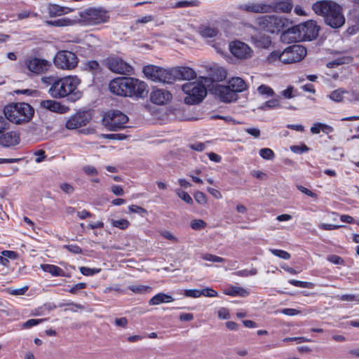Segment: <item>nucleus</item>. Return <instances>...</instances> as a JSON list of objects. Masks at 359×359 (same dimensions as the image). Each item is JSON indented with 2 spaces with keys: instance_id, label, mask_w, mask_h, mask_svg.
<instances>
[{
  "instance_id": "6ab92c4d",
  "label": "nucleus",
  "mask_w": 359,
  "mask_h": 359,
  "mask_svg": "<svg viewBox=\"0 0 359 359\" xmlns=\"http://www.w3.org/2000/svg\"><path fill=\"white\" fill-rule=\"evenodd\" d=\"M0 145L4 147H12L20 142V133L17 131H8L0 134Z\"/></svg>"
},
{
  "instance_id": "bb28decb",
  "label": "nucleus",
  "mask_w": 359,
  "mask_h": 359,
  "mask_svg": "<svg viewBox=\"0 0 359 359\" xmlns=\"http://www.w3.org/2000/svg\"><path fill=\"white\" fill-rule=\"evenodd\" d=\"M76 23V19H70L69 18H62L55 20L46 21V24L47 25L57 27L73 26Z\"/></svg>"
},
{
  "instance_id": "774afa93",
  "label": "nucleus",
  "mask_w": 359,
  "mask_h": 359,
  "mask_svg": "<svg viewBox=\"0 0 359 359\" xmlns=\"http://www.w3.org/2000/svg\"><path fill=\"white\" fill-rule=\"evenodd\" d=\"M218 317L220 318V319H229L230 318V314H229V310L226 308H220L219 310H218Z\"/></svg>"
},
{
  "instance_id": "a878e982",
  "label": "nucleus",
  "mask_w": 359,
  "mask_h": 359,
  "mask_svg": "<svg viewBox=\"0 0 359 359\" xmlns=\"http://www.w3.org/2000/svg\"><path fill=\"white\" fill-rule=\"evenodd\" d=\"M252 43L259 48H268L271 44L270 36L264 34H257L252 36Z\"/></svg>"
},
{
  "instance_id": "cd10ccee",
  "label": "nucleus",
  "mask_w": 359,
  "mask_h": 359,
  "mask_svg": "<svg viewBox=\"0 0 359 359\" xmlns=\"http://www.w3.org/2000/svg\"><path fill=\"white\" fill-rule=\"evenodd\" d=\"M41 269L53 276L55 277H67L65 271L59 266L53 264H44L41 265Z\"/></svg>"
},
{
  "instance_id": "e2e57ef3",
  "label": "nucleus",
  "mask_w": 359,
  "mask_h": 359,
  "mask_svg": "<svg viewBox=\"0 0 359 359\" xmlns=\"http://www.w3.org/2000/svg\"><path fill=\"white\" fill-rule=\"evenodd\" d=\"M194 199L199 204H205L206 203V196L201 191H196L194 194Z\"/></svg>"
},
{
  "instance_id": "f3484780",
  "label": "nucleus",
  "mask_w": 359,
  "mask_h": 359,
  "mask_svg": "<svg viewBox=\"0 0 359 359\" xmlns=\"http://www.w3.org/2000/svg\"><path fill=\"white\" fill-rule=\"evenodd\" d=\"M172 83L176 80H191L196 77L195 71L188 67H178L171 69Z\"/></svg>"
},
{
  "instance_id": "3c124183",
  "label": "nucleus",
  "mask_w": 359,
  "mask_h": 359,
  "mask_svg": "<svg viewBox=\"0 0 359 359\" xmlns=\"http://www.w3.org/2000/svg\"><path fill=\"white\" fill-rule=\"evenodd\" d=\"M257 273V271L255 268H252L250 270L243 269V270H240V271L235 272V275H236L238 276H241V277H248V276H255Z\"/></svg>"
},
{
  "instance_id": "9b49d317",
  "label": "nucleus",
  "mask_w": 359,
  "mask_h": 359,
  "mask_svg": "<svg viewBox=\"0 0 359 359\" xmlns=\"http://www.w3.org/2000/svg\"><path fill=\"white\" fill-rule=\"evenodd\" d=\"M76 55L71 51H59L54 58V64L56 67L61 69L72 70L78 65Z\"/></svg>"
},
{
  "instance_id": "7ed1b4c3",
  "label": "nucleus",
  "mask_w": 359,
  "mask_h": 359,
  "mask_svg": "<svg viewBox=\"0 0 359 359\" xmlns=\"http://www.w3.org/2000/svg\"><path fill=\"white\" fill-rule=\"evenodd\" d=\"M313 11L323 15L327 25L333 28L341 27L345 23V18L341 7L331 1H320L313 4Z\"/></svg>"
},
{
  "instance_id": "473e14b6",
  "label": "nucleus",
  "mask_w": 359,
  "mask_h": 359,
  "mask_svg": "<svg viewBox=\"0 0 359 359\" xmlns=\"http://www.w3.org/2000/svg\"><path fill=\"white\" fill-rule=\"evenodd\" d=\"M346 90L341 88L333 90L329 95V97L334 102H346L345 96Z\"/></svg>"
},
{
  "instance_id": "49530a36",
  "label": "nucleus",
  "mask_w": 359,
  "mask_h": 359,
  "mask_svg": "<svg viewBox=\"0 0 359 359\" xmlns=\"http://www.w3.org/2000/svg\"><path fill=\"white\" fill-rule=\"evenodd\" d=\"M202 258L204 260H206V261H209V262H219V263H221V262H224L226 261V259L223 257H219V256H217V255H212V254H204L203 256H202Z\"/></svg>"
},
{
  "instance_id": "37998d69",
  "label": "nucleus",
  "mask_w": 359,
  "mask_h": 359,
  "mask_svg": "<svg viewBox=\"0 0 359 359\" xmlns=\"http://www.w3.org/2000/svg\"><path fill=\"white\" fill-rule=\"evenodd\" d=\"M289 283L292 285H294L295 287H302V288H312L313 287V283L311 282H306V281H301V280H297L294 279L289 280Z\"/></svg>"
},
{
  "instance_id": "423d86ee",
  "label": "nucleus",
  "mask_w": 359,
  "mask_h": 359,
  "mask_svg": "<svg viewBox=\"0 0 359 359\" xmlns=\"http://www.w3.org/2000/svg\"><path fill=\"white\" fill-rule=\"evenodd\" d=\"M256 22L261 29L271 34L278 33L281 29L287 28L290 24L287 18L275 15L258 17Z\"/></svg>"
},
{
  "instance_id": "ea45409f",
  "label": "nucleus",
  "mask_w": 359,
  "mask_h": 359,
  "mask_svg": "<svg viewBox=\"0 0 359 359\" xmlns=\"http://www.w3.org/2000/svg\"><path fill=\"white\" fill-rule=\"evenodd\" d=\"M346 102L359 104V90H346Z\"/></svg>"
},
{
  "instance_id": "09e8293b",
  "label": "nucleus",
  "mask_w": 359,
  "mask_h": 359,
  "mask_svg": "<svg viewBox=\"0 0 359 359\" xmlns=\"http://www.w3.org/2000/svg\"><path fill=\"white\" fill-rule=\"evenodd\" d=\"M79 271L83 276H91L98 273L100 272V269H90V268L86 267V266H81L79 268Z\"/></svg>"
},
{
  "instance_id": "c85d7f7f",
  "label": "nucleus",
  "mask_w": 359,
  "mask_h": 359,
  "mask_svg": "<svg viewBox=\"0 0 359 359\" xmlns=\"http://www.w3.org/2000/svg\"><path fill=\"white\" fill-rule=\"evenodd\" d=\"M229 87L237 94L246 90L247 85L240 77H234L228 81Z\"/></svg>"
},
{
  "instance_id": "f704fd0d",
  "label": "nucleus",
  "mask_w": 359,
  "mask_h": 359,
  "mask_svg": "<svg viewBox=\"0 0 359 359\" xmlns=\"http://www.w3.org/2000/svg\"><path fill=\"white\" fill-rule=\"evenodd\" d=\"M83 65L84 69L91 72L93 74H96L99 72L100 65L96 60H88Z\"/></svg>"
},
{
  "instance_id": "052dcab7",
  "label": "nucleus",
  "mask_w": 359,
  "mask_h": 359,
  "mask_svg": "<svg viewBox=\"0 0 359 359\" xmlns=\"http://www.w3.org/2000/svg\"><path fill=\"white\" fill-rule=\"evenodd\" d=\"M338 299L346 302L359 301V297L355 294H342L337 297Z\"/></svg>"
},
{
  "instance_id": "dca6fc26",
  "label": "nucleus",
  "mask_w": 359,
  "mask_h": 359,
  "mask_svg": "<svg viewBox=\"0 0 359 359\" xmlns=\"http://www.w3.org/2000/svg\"><path fill=\"white\" fill-rule=\"evenodd\" d=\"M90 120V116L84 111H79L72 115L66 122V128L74 130L86 126Z\"/></svg>"
},
{
  "instance_id": "c9c22d12",
  "label": "nucleus",
  "mask_w": 359,
  "mask_h": 359,
  "mask_svg": "<svg viewBox=\"0 0 359 359\" xmlns=\"http://www.w3.org/2000/svg\"><path fill=\"white\" fill-rule=\"evenodd\" d=\"M283 52L275 50L271 52L266 57V61L269 64H277L282 62Z\"/></svg>"
},
{
  "instance_id": "79ce46f5",
  "label": "nucleus",
  "mask_w": 359,
  "mask_h": 359,
  "mask_svg": "<svg viewBox=\"0 0 359 359\" xmlns=\"http://www.w3.org/2000/svg\"><path fill=\"white\" fill-rule=\"evenodd\" d=\"M281 96L286 99H290L297 95V90L292 86H289L286 89L280 92Z\"/></svg>"
},
{
  "instance_id": "69168bd1",
  "label": "nucleus",
  "mask_w": 359,
  "mask_h": 359,
  "mask_svg": "<svg viewBox=\"0 0 359 359\" xmlns=\"http://www.w3.org/2000/svg\"><path fill=\"white\" fill-rule=\"evenodd\" d=\"M87 287V284L85 283H79L71 287L68 291L72 294H76L80 290L84 289Z\"/></svg>"
},
{
  "instance_id": "0eeeda50",
  "label": "nucleus",
  "mask_w": 359,
  "mask_h": 359,
  "mask_svg": "<svg viewBox=\"0 0 359 359\" xmlns=\"http://www.w3.org/2000/svg\"><path fill=\"white\" fill-rule=\"evenodd\" d=\"M20 64L23 69L27 70L25 72L28 75L44 74L52 65L50 61L35 56H27Z\"/></svg>"
},
{
  "instance_id": "393cba45",
  "label": "nucleus",
  "mask_w": 359,
  "mask_h": 359,
  "mask_svg": "<svg viewBox=\"0 0 359 359\" xmlns=\"http://www.w3.org/2000/svg\"><path fill=\"white\" fill-rule=\"evenodd\" d=\"M48 15L51 18L60 16L62 15L68 14L74 11V8L67 6H62L57 4H50L48 6Z\"/></svg>"
},
{
  "instance_id": "a19ab883",
  "label": "nucleus",
  "mask_w": 359,
  "mask_h": 359,
  "mask_svg": "<svg viewBox=\"0 0 359 359\" xmlns=\"http://www.w3.org/2000/svg\"><path fill=\"white\" fill-rule=\"evenodd\" d=\"M257 92L259 95L266 97H273L275 95L274 90L270 86L264 84L258 87Z\"/></svg>"
},
{
  "instance_id": "f257e3e1",
  "label": "nucleus",
  "mask_w": 359,
  "mask_h": 359,
  "mask_svg": "<svg viewBox=\"0 0 359 359\" xmlns=\"http://www.w3.org/2000/svg\"><path fill=\"white\" fill-rule=\"evenodd\" d=\"M111 93L119 96L144 97L147 91V84L133 77H117L111 80L109 84Z\"/></svg>"
},
{
  "instance_id": "8fccbe9b",
  "label": "nucleus",
  "mask_w": 359,
  "mask_h": 359,
  "mask_svg": "<svg viewBox=\"0 0 359 359\" xmlns=\"http://www.w3.org/2000/svg\"><path fill=\"white\" fill-rule=\"evenodd\" d=\"M270 251L273 255L278 257L281 259H283L285 260H287L290 258V255L286 251L277 249H271Z\"/></svg>"
},
{
  "instance_id": "7c9ffc66",
  "label": "nucleus",
  "mask_w": 359,
  "mask_h": 359,
  "mask_svg": "<svg viewBox=\"0 0 359 359\" xmlns=\"http://www.w3.org/2000/svg\"><path fill=\"white\" fill-rule=\"evenodd\" d=\"M224 293L231 297L239 296L245 297L249 295V292L246 289L237 286L229 287V288L224 290Z\"/></svg>"
},
{
  "instance_id": "4c0bfd02",
  "label": "nucleus",
  "mask_w": 359,
  "mask_h": 359,
  "mask_svg": "<svg viewBox=\"0 0 359 359\" xmlns=\"http://www.w3.org/2000/svg\"><path fill=\"white\" fill-rule=\"evenodd\" d=\"M129 290L133 292L134 293L137 294H145L150 292L151 290V287L147 285H133L128 287Z\"/></svg>"
},
{
  "instance_id": "58836bf2",
  "label": "nucleus",
  "mask_w": 359,
  "mask_h": 359,
  "mask_svg": "<svg viewBox=\"0 0 359 359\" xmlns=\"http://www.w3.org/2000/svg\"><path fill=\"white\" fill-rule=\"evenodd\" d=\"M109 222L114 227L118 228L121 230H125L130 226L129 221L126 219H121L117 220L111 219Z\"/></svg>"
},
{
  "instance_id": "6e6d98bb",
  "label": "nucleus",
  "mask_w": 359,
  "mask_h": 359,
  "mask_svg": "<svg viewBox=\"0 0 359 359\" xmlns=\"http://www.w3.org/2000/svg\"><path fill=\"white\" fill-rule=\"evenodd\" d=\"M44 320L45 319H29L23 323L22 328H31L32 327L36 326Z\"/></svg>"
},
{
  "instance_id": "4be33fe9",
  "label": "nucleus",
  "mask_w": 359,
  "mask_h": 359,
  "mask_svg": "<svg viewBox=\"0 0 359 359\" xmlns=\"http://www.w3.org/2000/svg\"><path fill=\"white\" fill-rule=\"evenodd\" d=\"M270 6V13H289L293 5L290 0H268Z\"/></svg>"
},
{
  "instance_id": "b1692460",
  "label": "nucleus",
  "mask_w": 359,
  "mask_h": 359,
  "mask_svg": "<svg viewBox=\"0 0 359 359\" xmlns=\"http://www.w3.org/2000/svg\"><path fill=\"white\" fill-rule=\"evenodd\" d=\"M40 107L48 109L53 112H57L60 114L66 113L67 107L61 104L59 102L53 100H42L40 102Z\"/></svg>"
},
{
  "instance_id": "39448f33",
  "label": "nucleus",
  "mask_w": 359,
  "mask_h": 359,
  "mask_svg": "<svg viewBox=\"0 0 359 359\" xmlns=\"http://www.w3.org/2000/svg\"><path fill=\"white\" fill-rule=\"evenodd\" d=\"M77 23L85 26H93L107 22L109 15L107 11L102 8H89L79 13Z\"/></svg>"
},
{
  "instance_id": "412c9836",
  "label": "nucleus",
  "mask_w": 359,
  "mask_h": 359,
  "mask_svg": "<svg viewBox=\"0 0 359 359\" xmlns=\"http://www.w3.org/2000/svg\"><path fill=\"white\" fill-rule=\"evenodd\" d=\"M269 1L262 3L250 2L240 6L241 10L255 13H269Z\"/></svg>"
},
{
  "instance_id": "2eb2a0df",
  "label": "nucleus",
  "mask_w": 359,
  "mask_h": 359,
  "mask_svg": "<svg viewBox=\"0 0 359 359\" xmlns=\"http://www.w3.org/2000/svg\"><path fill=\"white\" fill-rule=\"evenodd\" d=\"M229 49L232 55L241 60L248 59L252 57L253 51L246 43L235 41L229 44Z\"/></svg>"
},
{
  "instance_id": "338daca9",
  "label": "nucleus",
  "mask_w": 359,
  "mask_h": 359,
  "mask_svg": "<svg viewBox=\"0 0 359 359\" xmlns=\"http://www.w3.org/2000/svg\"><path fill=\"white\" fill-rule=\"evenodd\" d=\"M104 137L109 140H122L126 138V135L121 133H111L105 135Z\"/></svg>"
},
{
  "instance_id": "680f3d73",
  "label": "nucleus",
  "mask_w": 359,
  "mask_h": 359,
  "mask_svg": "<svg viewBox=\"0 0 359 359\" xmlns=\"http://www.w3.org/2000/svg\"><path fill=\"white\" fill-rule=\"evenodd\" d=\"M343 226L341 225H336V224H320L318 225V227L322 230H326V231H330V230H334L338 229Z\"/></svg>"
},
{
  "instance_id": "2f4dec72",
  "label": "nucleus",
  "mask_w": 359,
  "mask_h": 359,
  "mask_svg": "<svg viewBox=\"0 0 359 359\" xmlns=\"http://www.w3.org/2000/svg\"><path fill=\"white\" fill-rule=\"evenodd\" d=\"M199 33L204 38H213L217 36L218 31L216 28L208 26H201Z\"/></svg>"
},
{
  "instance_id": "72a5a7b5",
  "label": "nucleus",
  "mask_w": 359,
  "mask_h": 359,
  "mask_svg": "<svg viewBox=\"0 0 359 359\" xmlns=\"http://www.w3.org/2000/svg\"><path fill=\"white\" fill-rule=\"evenodd\" d=\"M280 107L281 105L278 99H271L264 102L259 108L262 110H269Z\"/></svg>"
},
{
  "instance_id": "603ef678",
  "label": "nucleus",
  "mask_w": 359,
  "mask_h": 359,
  "mask_svg": "<svg viewBox=\"0 0 359 359\" xmlns=\"http://www.w3.org/2000/svg\"><path fill=\"white\" fill-rule=\"evenodd\" d=\"M290 150L294 154H303L307 152L309 148L306 144L293 145L290 147Z\"/></svg>"
},
{
  "instance_id": "1a4fd4ad",
  "label": "nucleus",
  "mask_w": 359,
  "mask_h": 359,
  "mask_svg": "<svg viewBox=\"0 0 359 359\" xmlns=\"http://www.w3.org/2000/svg\"><path fill=\"white\" fill-rule=\"evenodd\" d=\"M128 121V116L120 111L116 110L105 114L102 122L109 130L116 131L125 128Z\"/></svg>"
},
{
  "instance_id": "de8ad7c7",
  "label": "nucleus",
  "mask_w": 359,
  "mask_h": 359,
  "mask_svg": "<svg viewBox=\"0 0 359 359\" xmlns=\"http://www.w3.org/2000/svg\"><path fill=\"white\" fill-rule=\"evenodd\" d=\"M176 194L185 203L188 204H191L193 203L192 198L187 192L182 191L181 189H177Z\"/></svg>"
},
{
  "instance_id": "f03ea898",
  "label": "nucleus",
  "mask_w": 359,
  "mask_h": 359,
  "mask_svg": "<svg viewBox=\"0 0 359 359\" xmlns=\"http://www.w3.org/2000/svg\"><path fill=\"white\" fill-rule=\"evenodd\" d=\"M80 83L81 79L76 76L58 78L48 89V93L53 98L67 97V100L74 102L83 96L82 91L78 88Z\"/></svg>"
},
{
  "instance_id": "bf43d9fd",
  "label": "nucleus",
  "mask_w": 359,
  "mask_h": 359,
  "mask_svg": "<svg viewBox=\"0 0 359 359\" xmlns=\"http://www.w3.org/2000/svg\"><path fill=\"white\" fill-rule=\"evenodd\" d=\"M184 294L187 297L191 298H198L201 297L200 290L197 289L185 290Z\"/></svg>"
},
{
  "instance_id": "aec40b11",
  "label": "nucleus",
  "mask_w": 359,
  "mask_h": 359,
  "mask_svg": "<svg viewBox=\"0 0 359 359\" xmlns=\"http://www.w3.org/2000/svg\"><path fill=\"white\" fill-rule=\"evenodd\" d=\"M172 100V94L165 90L155 89L150 94V100L154 104L163 105Z\"/></svg>"
},
{
  "instance_id": "a211bd4d",
  "label": "nucleus",
  "mask_w": 359,
  "mask_h": 359,
  "mask_svg": "<svg viewBox=\"0 0 359 359\" xmlns=\"http://www.w3.org/2000/svg\"><path fill=\"white\" fill-rule=\"evenodd\" d=\"M215 93L220 100L224 102H231L238 98V95L229 87V85H217L215 88Z\"/></svg>"
},
{
  "instance_id": "4d7b16f0",
  "label": "nucleus",
  "mask_w": 359,
  "mask_h": 359,
  "mask_svg": "<svg viewBox=\"0 0 359 359\" xmlns=\"http://www.w3.org/2000/svg\"><path fill=\"white\" fill-rule=\"evenodd\" d=\"M200 293L201 297L204 296L208 297H214L218 295L217 292L210 287H205L203 290H200Z\"/></svg>"
},
{
  "instance_id": "a18cd8bd",
  "label": "nucleus",
  "mask_w": 359,
  "mask_h": 359,
  "mask_svg": "<svg viewBox=\"0 0 359 359\" xmlns=\"http://www.w3.org/2000/svg\"><path fill=\"white\" fill-rule=\"evenodd\" d=\"M207 224L202 219H194L191 222L190 226L194 230H201L206 227Z\"/></svg>"
},
{
  "instance_id": "5fc2aeb1",
  "label": "nucleus",
  "mask_w": 359,
  "mask_h": 359,
  "mask_svg": "<svg viewBox=\"0 0 359 359\" xmlns=\"http://www.w3.org/2000/svg\"><path fill=\"white\" fill-rule=\"evenodd\" d=\"M128 210L130 212L139 214L142 217L147 214V211L146 209L135 205H130L128 207Z\"/></svg>"
},
{
  "instance_id": "4468645a",
  "label": "nucleus",
  "mask_w": 359,
  "mask_h": 359,
  "mask_svg": "<svg viewBox=\"0 0 359 359\" xmlns=\"http://www.w3.org/2000/svg\"><path fill=\"white\" fill-rule=\"evenodd\" d=\"M302 41H311L316 39L318 35L319 27L316 25V22L309 20L304 23L297 25Z\"/></svg>"
},
{
  "instance_id": "c03bdc74",
  "label": "nucleus",
  "mask_w": 359,
  "mask_h": 359,
  "mask_svg": "<svg viewBox=\"0 0 359 359\" xmlns=\"http://www.w3.org/2000/svg\"><path fill=\"white\" fill-rule=\"evenodd\" d=\"M259 154L262 158L266 160H272L275 157L274 152L269 148L261 149Z\"/></svg>"
},
{
  "instance_id": "864d4df0",
  "label": "nucleus",
  "mask_w": 359,
  "mask_h": 359,
  "mask_svg": "<svg viewBox=\"0 0 359 359\" xmlns=\"http://www.w3.org/2000/svg\"><path fill=\"white\" fill-rule=\"evenodd\" d=\"M29 289L28 286H25L18 289L7 288V292L11 295H23Z\"/></svg>"
},
{
  "instance_id": "6e6552de",
  "label": "nucleus",
  "mask_w": 359,
  "mask_h": 359,
  "mask_svg": "<svg viewBox=\"0 0 359 359\" xmlns=\"http://www.w3.org/2000/svg\"><path fill=\"white\" fill-rule=\"evenodd\" d=\"M182 89L187 95L184 102L187 104H198L207 94L205 86L198 82L186 83L182 85Z\"/></svg>"
},
{
  "instance_id": "f8f14e48",
  "label": "nucleus",
  "mask_w": 359,
  "mask_h": 359,
  "mask_svg": "<svg viewBox=\"0 0 359 359\" xmlns=\"http://www.w3.org/2000/svg\"><path fill=\"white\" fill-rule=\"evenodd\" d=\"M306 48L301 45H292L283 51L282 63L291 64L301 61L306 55Z\"/></svg>"
},
{
  "instance_id": "9d476101",
  "label": "nucleus",
  "mask_w": 359,
  "mask_h": 359,
  "mask_svg": "<svg viewBox=\"0 0 359 359\" xmlns=\"http://www.w3.org/2000/svg\"><path fill=\"white\" fill-rule=\"evenodd\" d=\"M143 73L153 81L172 83L171 69H165L154 65H147L143 68Z\"/></svg>"
},
{
  "instance_id": "e433bc0d",
  "label": "nucleus",
  "mask_w": 359,
  "mask_h": 359,
  "mask_svg": "<svg viewBox=\"0 0 359 359\" xmlns=\"http://www.w3.org/2000/svg\"><path fill=\"white\" fill-rule=\"evenodd\" d=\"M201 2L198 0L182 1L175 3L171 7L175 8L199 6Z\"/></svg>"
},
{
  "instance_id": "ddd939ff",
  "label": "nucleus",
  "mask_w": 359,
  "mask_h": 359,
  "mask_svg": "<svg viewBox=\"0 0 359 359\" xmlns=\"http://www.w3.org/2000/svg\"><path fill=\"white\" fill-rule=\"evenodd\" d=\"M106 65L111 72L130 75L133 73V68L128 62L118 57L113 56L106 60Z\"/></svg>"
},
{
  "instance_id": "c756f323",
  "label": "nucleus",
  "mask_w": 359,
  "mask_h": 359,
  "mask_svg": "<svg viewBox=\"0 0 359 359\" xmlns=\"http://www.w3.org/2000/svg\"><path fill=\"white\" fill-rule=\"evenodd\" d=\"M173 301L174 298L172 296L159 292L150 299L149 304L150 305H158L162 303H170Z\"/></svg>"
},
{
  "instance_id": "5701e85b",
  "label": "nucleus",
  "mask_w": 359,
  "mask_h": 359,
  "mask_svg": "<svg viewBox=\"0 0 359 359\" xmlns=\"http://www.w3.org/2000/svg\"><path fill=\"white\" fill-rule=\"evenodd\" d=\"M298 31L297 25L287 28L280 34V41L284 43H291L302 41L300 38L301 34Z\"/></svg>"
},
{
  "instance_id": "13d9d810",
  "label": "nucleus",
  "mask_w": 359,
  "mask_h": 359,
  "mask_svg": "<svg viewBox=\"0 0 359 359\" xmlns=\"http://www.w3.org/2000/svg\"><path fill=\"white\" fill-rule=\"evenodd\" d=\"M284 342H289V341H296L299 344L303 343V342H311V339H309L304 337H286L283 339Z\"/></svg>"
},
{
  "instance_id": "20e7f679",
  "label": "nucleus",
  "mask_w": 359,
  "mask_h": 359,
  "mask_svg": "<svg viewBox=\"0 0 359 359\" xmlns=\"http://www.w3.org/2000/svg\"><path fill=\"white\" fill-rule=\"evenodd\" d=\"M34 110L27 103H13L6 105L4 109V114L7 120L15 123L22 124L31 120Z\"/></svg>"
},
{
  "instance_id": "0e129e2a",
  "label": "nucleus",
  "mask_w": 359,
  "mask_h": 359,
  "mask_svg": "<svg viewBox=\"0 0 359 359\" xmlns=\"http://www.w3.org/2000/svg\"><path fill=\"white\" fill-rule=\"evenodd\" d=\"M57 77H55L53 76H43L41 78V82L45 84L46 86H53V83L56 82L57 80Z\"/></svg>"
}]
</instances>
